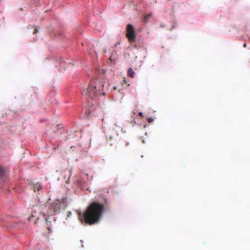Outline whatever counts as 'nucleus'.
Instances as JSON below:
<instances>
[{
  "label": "nucleus",
  "mask_w": 250,
  "mask_h": 250,
  "mask_svg": "<svg viewBox=\"0 0 250 250\" xmlns=\"http://www.w3.org/2000/svg\"><path fill=\"white\" fill-rule=\"evenodd\" d=\"M97 79L95 84L90 83L86 89H84L83 94L93 99L94 97L97 95H105L106 91L109 86L108 81L104 77V71L103 69H96Z\"/></svg>",
  "instance_id": "2"
},
{
  "label": "nucleus",
  "mask_w": 250,
  "mask_h": 250,
  "mask_svg": "<svg viewBox=\"0 0 250 250\" xmlns=\"http://www.w3.org/2000/svg\"><path fill=\"white\" fill-rule=\"evenodd\" d=\"M126 37L131 42H134L136 41V35L134 28L133 26L130 24H128L126 26Z\"/></svg>",
  "instance_id": "4"
},
{
  "label": "nucleus",
  "mask_w": 250,
  "mask_h": 250,
  "mask_svg": "<svg viewBox=\"0 0 250 250\" xmlns=\"http://www.w3.org/2000/svg\"><path fill=\"white\" fill-rule=\"evenodd\" d=\"M151 16V14H149L146 15L144 18V21L145 22H146L148 21V20L150 19Z\"/></svg>",
  "instance_id": "8"
},
{
  "label": "nucleus",
  "mask_w": 250,
  "mask_h": 250,
  "mask_svg": "<svg viewBox=\"0 0 250 250\" xmlns=\"http://www.w3.org/2000/svg\"><path fill=\"white\" fill-rule=\"evenodd\" d=\"M109 60H110L111 61H112L113 60H114V59H113V58H112V56H111L109 57Z\"/></svg>",
  "instance_id": "12"
},
{
  "label": "nucleus",
  "mask_w": 250,
  "mask_h": 250,
  "mask_svg": "<svg viewBox=\"0 0 250 250\" xmlns=\"http://www.w3.org/2000/svg\"><path fill=\"white\" fill-rule=\"evenodd\" d=\"M243 46H244V47H246L247 46V44H246V43H245L244 44Z\"/></svg>",
  "instance_id": "14"
},
{
  "label": "nucleus",
  "mask_w": 250,
  "mask_h": 250,
  "mask_svg": "<svg viewBox=\"0 0 250 250\" xmlns=\"http://www.w3.org/2000/svg\"><path fill=\"white\" fill-rule=\"evenodd\" d=\"M42 188V186L39 183H37L33 186V190L35 192L39 191Z\"/></svg>",
  "instance_id": "6"
},
{
  "label": "nucleus",
  "mask_w": 250,
  "mask_h": 250,
  "mask_svg": "<svg viewBox=\"0 0 250 250\" xmlns=\"http://www.w3.org/2000/svg\"><path fill=\"white\" fill-rule=\"evenodd\" d=\"M143 113L142 112H139V115L141 117L143 116Z\"/></svg>",
  "instance_id": "13"
},
{
  "label": "nucleus",
  "mask_w": 250,
  "mask_h": 250,
  "mask_svg": "<svg viewBox=\"0 0 250 250\" xmlns=\"http://www.w3.org/2000/svg\"><path fill=\"white\" fill-rule=\"evenodd\" d=\"M4 173H5V170L3 168V167L0 165V175L2 176L3 175H4Z\"/></svg>",
  "instance_id": "9"
},
{
  "label": "nucleus",
  "mask_w": 250,
  "mask_h": 250,
  "mask_svg": "<svg viewBox=\"0 0 250 250\" xmlns=\"http://www.w3.org/2000/svg\"><path fill=\"white\" fill-rule=\"evenodd\" d=\"M128 145V143H126V146H127Z\"/></svg>",
  "instance_id": "15"
},
{
  "label": "nucleus",
  "mask_w": 250,
  "mask_h": 250,
  "mask_svg": "<svg viewBox=\"0 0 250 250\" xmlns=\"http://www.w3.org/2000/svg\"><path fill=\"white\" fill-rule=\"evenodd\" d=\"M104 211V205L98 202L91 203L86 210L82 213H78V217L81 222L91 225L98 223L101 219Z\"/></svg>",
  "instance_id": "1"
},
{
  "label": "nucleus",
  "mask_w": 250,
  "mask_h": 250,
  "mask_svg": "<svg viewBox=\"0 0 250 250\" xmlns=\"http://www.w3.org/2000/svg\"><path fill=\"white\" fill-rule=\"evenodd\" d=\"M61 209V206L59 203H53L50 207L51 212L55 213L59 212Z\"/></svg>",
  "instance_id": "5"
},
{
  "label": "nucleus",
  "mask_w": 250,
  "mask_h": 250,
  "mask_svg": "<svg viewBox=\"0 0 250 250\" xmlns=\"http://www.w3.org/2000/svg\"><path fill=\"white\" fill-rule=\"evenodd\" d=\"M38 32V29L37 27L35 28V30L34 31L33 34H36Z\"/></svg>",
  "instance_id": "11"
},
{
  "label": "nucleus",
  "mask_w": 250,
  "mask_h": 250,
  "mask_svg": "<svg viewBox=\"0 0 250 250\" xmlns=\"http://www.w3.org/2000/svg\"><path fill=\"white\" fill-rule=\"evenodd\" d=\"M153 120L152 118H148L147 120V122H149V123L152 122L153 121Z\"/></svg>",
  "instance_id": "10"
},
{
  "label": "nucleus",
  "mask_w": 250,
  "mask_h": 250,
  "mask_svg": "<svg viewBox=\"0 0 250 250\" xmlns=\"http://www.w3.org/2000/svg\"><path fill=\"white\" fill-rule=\"evenodd\" d=\"M37 213L36 211H33L28 218V221L30 222H34V224L37 225L38 223V221L41 217L42 218H44L46 220L47 228L50 230L52 227L51 225L48 223V218L45 217V214L44 213H40L39 216H37Z\"/></svg>",
  "instance_id": "3"
},
{
  "label": "nucleus",
  "mask_w": 250,
  "mask_h": 250,
  "mask_svg": "<svg viewBox=\"0 0 250 250\" xmlns=\"http://www.w3.org/2000/svg\"><path fill=\"white\" fill-rule=\"evenodd\" d=\"M127 75L128 76H129L131 78H134V75H135V72L131 68H130L128 69Z\"/></svg>",
  "instance_id": "7"
}]
</instances>
